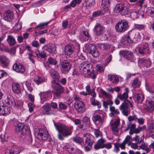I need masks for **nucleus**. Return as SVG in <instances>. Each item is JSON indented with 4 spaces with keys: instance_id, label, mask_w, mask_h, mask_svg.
Wrapping results in <instances>:
<instances>
[{
    "instance_id": "obj_1",
    "label": "nucleus",
    "mask_w": 154,
    "mask_h": 154,
    "mask_svg": "<svg viewBox=\"0 0 154 154\" xmlns=\"http://www.w3.org/2000/svg\"><path fill=\"white\" fill-rule=\"evenodd\" d=\"M54 122V126L58 132L57 137L59 140H63L65 137L71 135L73 128L72 126H67L59 122Z\"/></svg>"
},
{
    "instance_id": "obj_2",
    "label": "nucleus",
    "mask_w": 154,
    "mask_h": 154,
    "mask_svg": "<svg viewBox=\"0 0 154 154\" xmlns=\"http://www.w3.org/2000/svg\"><path fill=\"white\" fill-rule=\"evenodd\" d=\"M51 86L54 90L53 93L54 98H58L61 97L62 94L64 92V87L57 82L54 79L52 81Z\"/></svg>"
},
{
    "instance_id": "obj_3",
    "label": "nucleus",
    "mask_w": 154,
    "mask_h": 154,
    "mask_svg": "<svg viewBox=\"0 0 154 154\" xmlns=\"http://www.w3.org/2000/svg\"><path fill=\"white\" fill-rule=\"evenodd\" d=\"M14 125L15 126V131L16 132L20 133L23 135L29 134L30 129L27 126L24 125L23 123L17 121L14 122Z\"/></svg>"
},
{
    "instance_id": "obj_4",
    "label": "nucleus",
    "mask_w": 154,
    "mask_h": 154,
    "mask_svg": "<svg viewBox=\"0 0 154 154\" xmlns=\"http://www.w3.org/2000/svg\"><path fill=\"white\" fill-rule=\"evenodd\" d=\"M74 100H75L74 107L76 111L79 113H83L85 111V106L84 102L79 97H75Z\"/></svg>"
},
{
    "instance_id": "obj_5",
    "label": "nucleus",
    "mask_w": 154,
    "mask_h": 154,
    "mask_svg": "<svg viewBox=\"0 0 154 154\" xmlns=\"http://www.w3.org/2000/svg\"><path fill=\"white\" fill-rule=\"evenodd\" d=\"M133 106L130 101L128 100H126L120 106L119 108L123 115L127 116L130 112L129 107L133 108Z\"/></svg>"
},
{
    "instance_id": "obj_6",
    "label": "nucleus",
    "mask_w": 154,
    "mask_h": 154,
    "mask_svg": "<svg viewBox=\"0 0 154 154\" xmlns=\"http://www.w3.org/2000/svg\"><path fill=\"white\" fill-rule=\"evenodd\" d=\"M129 27L128 22L125 20L119 21L115 26V29L118 32L122 33L126 31Z\"/></svg>"
},
{
    "instance_id": "obj_7",
    "label": "nucleus",
    "mask_w": 154,
    "mask_h": 154,
    "mask_svg": "<svg viewBox=\"0 0 154 154\" xmlns=\"http://www.w3.org/2000/svg\"><path fill=\"white\" fill-rule=\"evenodd\" d=\"M115 10L116 13H120L123 15L128 14L129 11V8L125 5L121 3L117 4Z\"/></svg>"
},
{
    "instance_id": "obj_8",
    "label": "nucleus",
    "mask_w": 154,
    "mask_h": 154,
    "mask_svg": "<svg viewBox=\"0 0 154 154\" xmlns=\"http://www.w3.org/2000/svg\"><path fill=\"white\" fill-rule=\"evenodd\" d=\"M60 69L63 73H67L69 71L72 66L69 61L63 60L60 63Z\"/></svg>"
},
{
    "instance_id": "obj_9",
    "label": "nucleus",
    "mask_w": 154,
    "mask_h": 154,
    "mask_svg": "<svg viewBox=\"0 0 154 154\" xmlns=\"http://www.w3.org/2000/svg\"><path fill=\"white\" fill-rule=\"evenodd\" d=\"M48 131L43 128L39 129L38 130L37 137L40 140H46L49 137Z\"/></svg>"
},
{
    "instance_id": "obj_10",
    "label": "nucleus",
    "mask_w": 154,
    "mask_h": 154,
    "mask_svg": "<svg viewBox=\"0 0 154 154\" xmlns=\"http://www.w3.org/2000/svg\"><path fill=\"white\" fill-rule=\"evenodd\" d=\"M86 50L94 57H97L100 55L99 52L96 46L94 44H89Z\"/></svg>"
},
{
    "instance_id": "obj_11",
    "label": "nucleus",
    "mask_w": 154,
    "mask_h": 154,
    "mask_svg": "<svg viewBox=\"0 0 154 154\" xmlns=\"http://www.w3.org/2000/svg\"><path fill=\"white\" fill-rule=\"evenodd\" d=\"M90 64L86 61L80 63L79 66V68L80 72L83 75H86L88 71H90L89 69Z\"/></svg>"
},
{
    "instance_id": "obj_12",
    "label": "nucleus",
    "mask_w": 154,
    "mask_h": 154,
    "mask_svg": "<svg viewBox=\"0 0 154 154\" xmlns=\"http://www.w3.org/2000/svg\"><path fill=\"white\" fill-rule=\"evenodd\" d=\"M21 152V148L16 145H11L8 148L6 154H18Z\"/></svg>"
},
{
    "instance_id": "obj_13",
    "label": "nucleus",
    "mask_w": 154,
    "mask_h": 154,
    "mask_svg": "<svg viewBox=\"0 0 154 154\" xmlns=\"http://www.w3.org/2000/svg\"><path fill=\"white\" fill-rule=\"evenodd\" d=\"M119 53L121 56H123L125 58L131 62L134 61L135 59L133 53L130 51H120Z\"/></svg>"
},
{
    "instance_id": "obj_14",
    "label": "nucleus",
    "mask_w": 154,
    "mask_h": 154,
    "mask_svg": "<svg viewBox=\"0 0 154 154\" xmlns=\"http://www.w3.org/2000/svg\"><path fill=\"white\" fill-rule=\"evenodd\" d=\"M120 122V119L118 118L113 122L111 123V129L116 135H117L119 130V126Z\"/></svg>"
},
{
    "instance_id": "obj_15",
    "label": "nucleus",
    "mask_w": 154,
    "mask_h": 154,
    "mask_svg": "<svg viewBox=\"0 0 154 154\" xmlns=\"http://www.w3.org/2000/svg\"><path fill=\"white\" fill-rule=\"evenodd\" d=\"M75 51V47L73 45L67 44L65 47L64 52L65 55L69 56L72 54Z\"/></svg>"
},
{
    "instance_id": "obj_16",
    "label": "nucleus",
    "mask_w": 154,
    "mask_h": 154,
    "mask_svg": "<svg viewBox=\"0 0 154 154\" xmlns=\"http://www.w3.org/2000/svg\"><path fill=\"white\" fill-rule=\"evenodd\" d=\"M138 49L139 53L143 55L149 52V47L147 42L143 43L140 47H138Z\"/></svg>"
},
{
    "instance_id": "obj_17",
    "label": "nucleus",
    "mask_w": 154,
    "mask_h": 154,
    "mask_svg": "<svg viewBox=\"0 0 154 154\" xmlns=\"http://www.w3.org/2000/svg\"><path fill=\"white\" fill-rule=\"evenodd\" d=\"M92 119L93 121L96 124H102L103 121L104 115L102 113H100L93 116Z\"/></svg>"
},
{
    "instance_id": "obj_18",
    "label": "nucleus",
    "mask_w": 154,
    "mask_h": 154,
    "mask_svg": "<svg viewBox=\"0 0 154 154\" xmlns=\"http://www.w3.org/2000/svg\"><path fill=\"white\" fill-rule=\"evenodd\" d=\"M44 50L50 53H54L56 51V46L55 45L49 44L45 45L43 48Z\"/></svg>"
},
{
    "instance_id": "obj_19",
    "label": "nucleus",
    "mask_w": 154,
    "mask_h": 154,
    "mask_svg": "<svg viewBox=\"0 0 154 154\" xmlns=\"http://www.w3.org/2000/svg\"><path fill=\"white\" fill-rule=\"evenodd\" d=\"M5 20L8 21H11L14 17L13 12L9 10L6 11L4 14Z\"/></svg>"
},
{
    "instance_id": "obj_20",
    "label": "nucleus",
    "mask_w": 154,
    "mask_h": 154,
    "mask_svg": "<svg viewBox=\"0 0 154 154\" xmlns=\"http://www.w3.org/2000/svg\"><path fill=\"white\" fill-rule=\"evenodd\" d=\"M13 68L14 70L20 73H23L25 71L23 66L19 63L14 64L13 66Z\"/></svg>"
},
{
    "instance_id": "obj_21",
    "label": "nucleus",
    "mask_w": 154,
    "mask_h": 154,
    "mask_svg": "<svg viewBox=\"0 0 154 154\" xmlns=\"http://www.w3.org/2000/svg\"><path fill=\"white\" fill-rule=\"evenodd\" d=\"M10 60L5 55L0 56V63L3 67H6L8 66Z\"/></svg>"
},
{
    "instance_id": "obj_22",
    "label": "nucleus",
    "mask_w": 154,
    "mask_h": 154,
    "mask_svg": "<svg viewBox=\"0 0 154 154\" xmlns=\"http://www.w3.org/2000/svg\"><path fill=\"white\" fill-rule=\"evenodd\" d=\"M144 96L141 94H136L133 97V99L137 104L141 103L144 100Z\"/></svg>"
},
{
    "instance_id": "obj_23",
    "label": "nucleus",
    "mask_w": 154,
    "mask_h": 154,
    "mask_svg": "<svg viewBox=\"0 0 154 154\" xmlns=\"http://www.w3.org/2000/svg\"><path fill=\"white\" fill-rule=\"evenodd\" d=\"M39 95L40 97L41 102L43 103L48 99L51 95V93L49 92H41Z\"/></svg>"
},
{
    "instance_id": "obj_24",
    "label": "nucleus",
    "mask_w": 154,
    "mask_h": 154,
    "mask_svg": "<svg viewBox=\"0 0 154 154\" xmlns=\"http://www.w3.org/2000/svg\"><path fill=\"white\" fill-rule=\"evenodd\" d=\"M96 35L100 36L103 32V27L100 24H97L95 26L94 29Z\"/></svg>"
},
{
    "instance_id": "obj_25",
    "label": "nucleus",
    "mask_w": 154,
    "mask_h": 154,
    "mask_svg": "<svg viewBox=\"0 0 154 154\" xmlns=\"http://www.w3.org/2000/svg\"><path fill=\"white\" fill-rule=\"evenodd\" d=\"M63 148L69 153L71 154L76 153L77 149L75 146L72 147L68 144L64 146Z\"/></svg>"
},
{
    "instance_id": "obj_26",
    "label": "nucleus",
    "mask_w": 154,
    "mask_h": 154,
    "mask_svg": "<svg viewBox=\"0 0 154 154\" xmlns=\"http://www.w3.org/2000/svg\"><path fill=\"white\" fill-rule=\"evenodd\" d=\"M108 79L114 84H117L119 82V77L116 75L112 74L108 75Z\"/></svg>"
},
{
    "instance_id": "obj_27",
    "label": "nucleus",
    "mask_w": 154,
    "mask_h": 154,
    "mask_svg": "<svg viewBox=\"0 0 154 154\" xmlns=\"http://www.w3.org/2000/svg\"><path fill=\"white\" fill-rule=\"evenodd\" d=\"M12 88L14 93L19 94L21 93V88L20 84L18 83H14L12 84Z\"/></svg>"
},
{
    "instance_id": "obj_28",
    "label": "nucleus",
    "mask_w": 154,
    "mask_h": 154,
    "mask_svg": "<svg viewBox=\"0 0 154 154\" xmlns=\"http://www.w3.org/2000/svg\"><path fill=\"white\" fill-rule=\"evenodd\" d=\"M11 110L10 108L8 106L4 105L0 110V114L2 116H5L9 114Z\"/></svg>"
},
{
    "instance_id": "obj_29",
    "label": "nucleus",
    "mask_w": 154,
    "mask_h": 154,
    "mask_svg": "<svg viewBox=\"0 0 154 154\" xmlns=\"http://www.w3.org/2000/svg\"><path fill=\"white\" fill-rule=\"evenodd\" d=\"M145 106L149 109H154V101L148 97L146 100Z\"/></svg>"
},
{
    "instance_id": "obj_30",
    "label": "nucleus",
    "mask_w": 154,
    "mask_h": 154,
    "mask_svg": "<svg viewBox=\"0 0 154 154\" xmlns=\"http://www.w3.org/2000/svg\"><path fill=\"white\" fill-rule=\"evenodd\" d=\"M49 72L50 75L54 79L53 80H56L59 79L60 75L58 72L53 69H51L49 70Z\"/></svg>"
},
{
    "instance_id": "obj_31",
    "label": "nucleus",
    "mask_w": 154,
    "mask_h": 154,
    "mask_svg": "<svg viewBox=\"0 0 154 154\" xmlns=\"http://www.w3.org/2000/svg\"><path fill=\"white\" fill-rule=\"evenodd\" d=\"M109 110L111 112L109 114V116L112 117H113L115 115H118L120 112L117 109H116L114 106H110L109 107Z\"/></svg>"
},
{
    "instance_id": "obj_32",
    "label": "nucleus",
    "mask_w": 154,
    "mask_h": 154,
    "mask_svg": "<svg viewBox=\"0 0 154 154\" xmlns=\"http://www.w3.org/2000/svg\"><path fill=\"white\" fill-rule=\"evenodd\" d=\"M97 46L100 49L103 50H107L110 47L109 44L107 43H98Z\"/></svg>"
},
{
    "instance_id": "obj_33",
    "label": "nucleus",
    "mask_w": 154,
    "mask_h": 154,
    "mask_svg": "<svg viewBox=\"0 0 154 154\" xmlns=\"http://www.w3.org/2000/svg\"><path fill=\"white\" fill-rule=\"evenodd\" d=\"M133 34H134V33H129L128 34L125 35L122 39V41H123L124 44H127L131 43L132 42L131 38V37L132 35Z\"/></svg>"
},
{
    "instance_id": "obj_34",
    "label": "nucleus",
    "mask_w": 154,
    "mask_h": 154,
    "mask_svg": "<svg viewBox=\"0 0 154 154\" xmlns=\"http://www.w3.org/2000/svg\"><path fill=\"white\" fill-rule=\"evenodd\" d=\"M141 83L138 78H135L132 81L131 85L133 88L136 89L140 87Z\"/></svg>"
},
{
    "instance_id": "obj_35",
    "label": "nucleus",
    "mask_w": 154,
    "mask_h": 154,
    "mask_svg": "<svg viewBox=\"0 0 154 154\" xmlns=\"http://www.w3.org/2000/svg\"><path fill=\"white\" fill-rule=\"evenodd\" d=\"M7 41L10 45L11 46L14 45L16 43L15 38L13 36L11 35H8V38L7 39Z\"/></svg>"
},
{
    "instance_id": "obj_36",
    "label": "nucleus",
    "mask_w": 154,
    "mask_h": 154,
    "mask_svg": "<svg viewBox=\"0 0 154 154\" xmlns=\"http://www.w3.org/2000/svg\"><path fill=\"white\" fill-rule=\"evenodd\" d=\"M145 13L151 17H154V8L148 7L146 8Z\"/></svg>"
},
{
    "instance_id": "obj_37",
    "label": "nucleus",
    "mask_w": 154,
    "mask_h": 154,
    "mask_svg": "<svg viewBox=\"0 0 154 154\" xmlns=\"http://www.w3.org/2000/svg\"><path fill=\"white\" fill-rule=\"evenodd\" d=\"M90 101L91 104L94 106H97L99 108H100L101 107V104L100 102L97 100L96 101L95 99L93 98H90Z\"/></svg>"
},
{
    "instance_id": "obj_38",
    "label": "nucleus",
    "mask_w": 154,
    "mask_h": 154,
    "mask_svg": "<svg viewBox=\"0 0 154 154\" xmlns=\"http://www.w3.org/2000/svg\"><path fill=\"white\" fill-rule=\"evenodd\" d=\"M117 97L120 100L124 101L125 100H127L126 99L128 98V94L127 93H124L122 94H118Z\"/></svg>"
},
{
    "instance_id": "obj_39",
    "label": "nucleus",
    "mask_w": 154,
    "mask_h": 154,
    "mask_svg": "<svg viewBox=\"0 0 154 154\" xmlns=\"http://www.w3.org/2000/svg\"><path fill=\"white\" fill-rule=\"evenodd\" d=\"M34 81L36 84L39 85L45 82L46 80L43 77L38 76L37 79H35Z\"/></svg>"
},
{
    "instance_id": "obj_40",
    "label": "nucleus",
    "mask_w": 154,
    "mask_h": 154,
    "mask_svg": "<svg viewBox=\"0 0 154 154\" xmlns=\"http://www.w3.org/2000/svg\"><path fill=\"white\" fill-rule=\"evenodd\" d=\"M7 100V103L9 106L10 107H15L16 103L15 100L13 97L8 99Z\"/></svg>"
},
{
    "instance_id": "obj_41",
    "label": "nucleus",
    "mask_w": 154,
    "mask_h": 154,
    "mask_svg": "<svg viewBox=\"0 0 154 154\" xmlns=\"http://www.w3.org/2000/svg\"><path fill=\"white\" fill-rule=\"evenodd\" d=\"M84 2L85 4V6L91 7L94 5L95 1L94 0H84Z\"/></svg>"
},
{
    "instance_id": "obj_42",
    "label": "nucleus",
    "mask_w": 154,
    "mask_h": 154,
    "mask_svg": "<svg viewBox=\"0 0 154 154\" xmlns=\"http://www.w3.org/2000/svg\"><path fill=\"white\" fill-rule=\"evenodd\" d=\"M140 149L145 150L147 152H148L151 150L150 149L147 147V145L144 142H143L141 145L139 146V149Z\"/></svg>"
},
{
    "instance_id": "obj_43",
    "label": "nucleus",
    "mask_w": 154,
    "mask_h": 154,
    "mask_svg": "<svg viewBox=\"0 0 154 154\" xmlns=\"http://www.w3.org/2000/svg\"><path fill=\"white\" fill-rule=\"evenodd\" d=\"M25 84L29 92H31L33 90L32 87L33 86L34 84L29 82L26 81Z\"/></svg>"
},
{
    "instance_id": "obj_44",
    "label": "nucleus",
    "mask_w": 154,
    "mask_h": 154,
    "mask_svg": "<svg viewBox=\"0 0 154 154\" xmlns=\"http://www.w3.org/2000/svg\"><path fill=\"white\" fill-rule=\"evenodd\" d=\"M100 91L103 96L108 98H110L112 97L111 95L106 92L103 89L101 88Z\"/></svg>"
},
{
    "instance_id": "obj_45",
    "label": "nucleus",
    "mask_w": 154,
    "mask_h": 154,
    "mask_svg": "<svg viewBox=\"0 0 154 154\" xmlns=\"http://www.w3.org/2000/svg\"><path fill=\"white\" fill-rule=\"evenodd\" d=\"M42 107L43 109L46 112L49 111L51 109V106L50 104L48 103H45Z\"/></svg>"
},
{
    "instance_id": "obj_46",
    "label": "nucleus",
    "mask_w": 154,
    "mask_h": 154,
    "mask_svg": "<svg viewBox=\"0 0 154 154\" xmlns=\"http://www.w3.org/2000/svg\"><path fill=\"white\" fill-rule=\"evenodd\" d=\"M88 72L86 74V75H84L85 76L89 75L90 77L92 79H95L96 77L97 73L96 72H91L90 71H88Z\"/></svg>"
},
{
    "instance_id": "obj_47",
    "label": "nucleus",
    "mask_w": 154,
    "mask_h": 154,
    "mask_svg": "<svg viewBox=\"0 0 154 154\" xmlns=\"http://www.w3.org/2000/svg\"><path fill=\"white\" fill-rule=\"evenodd\" d=\"M50 21H49L45 23H41L39 24L36 26L35 27V28H38L40 29H44L45 26H47L48 24Z\"/></svg>"
},
{
    "instance_id": "obj_48",
    "label": "nucleus",
    "mask_w": 154,
    "mask_h": 154,
    "mask_svg": "<svg viewBox=\"0 0 154 154\" xmlns=\"http://www.w3.org/2000/svg\"><path fill=\"white\" fill-rule=\"evenodd\" d=\"M134 27L136 29L140 30L144 29H145L146 26L144 24H135Z\"/></svg>"
},
{
    "instance_id": "obj_49",
    "label": "nucleus",
    "mask_w": 154,
    "mask_h": 154,
    "mask_svg": "<svg viewBox=\"0 0 154 154\" xmlns=\"http://www.w3.org/2000/svg\"><path fill=\"white\" fill-rule=\"evenodd\" d=\"M73 140L75 143H79L80 144H81L83 141V140L82 139L78 137H73Z\"/></svg>"
},
{
    "instance_id": "obj_50",
    "label": "nucleus",
    "mask_w": 154,
    "mask_h": 154,
    "mask_svg": "<svg viewBox=\"0 0 154 154\" xmlns=\"http://www.w3.org/2000/svg\"><path fill=\"white\" fill-rule=\"evenodd\" d=\"M96 69L97 71L98 72H102L104 70L103 66L101 64H97L96 66Z\"/></svg>"
},
{
    "instance_id": "obj_51",
    "label": "nucleus",
    "mask_w": 154,
    "mask_h": 154,
    "mask_svg": "<svg viewBox=\"0 0 154 154\" xmlns=\"http://www.w3.org/2000/svg\"><path fill=\"white\" fill-rule=\"evenodd\" d=\"M82 122H83L84 125H88L90 123V119L87 116H85L82 118Z\"/></svg>"
},
{
    "instance_id": "obj_52",
    "label": "nucleus",
    "mask_w": 154,
    "mask_h": 154,
    "mask_svg": "<svg viewBox=\"0 0 154 154\" xmlns=\"http://www.w3.org/2000/svg\"><path fill=\"white\" fill-rule=\"evenodd\" d=\"M33 52L32 50L29 51L28 55H29V59L33 63H34L35 61L33 60V57L34 56L33 55Z\"/></svg>"
},
{
    "instance_id": "obj_53",
    "label": "nucleus",
    "mask_w": 154,
    "mask_h": 154,
    "mask_svg": "<svg viewBox=\"0 0 154 154\" xmlns=\"http://www.w3.org/2000/svg\"><path fill=\"white\" fill-rule=\"evenodd\" d=\"M131 137L130 136L127 135L126 136L123 142L126 144H128V145H130L131 143Z\"/></svg>"
},
{
    "instance_id": "obj_54",
    "label": "nucleus",
    "mask_w": 154,
    "mask_h": 154,
    "mask_svg": "<svg viewBox=\"0 0 154 154\" xmlns=\"http://www.w3.org/2000/svg\"><path fill=\"white\" fill-rule=\"evenodd\" d=\"M128 119L130 122L134 121L136 122L137 119V117L136 115L134 114L132 116H129L128 117Z\"/></svg>"
},
{
    "instance_id": "obj_55",
    "label": "nucleus",
    "mask_w": 154,
    "mask_h": 154,
    "mask_svg": "<svg viewBox=\"0 0 154 154\" xmlns=\"http://www.w3.org/2000/svg\"><path fill=\"white\" fill-rule=\"evenodd\" d=\"M82 32L83 35L85 37V41L88 40L89 39H91V37L88 32L87 31H83Z\"/></svg>"
},
{
    "instance_id": "obj_56",
    "label": "nucleus",
    "mask_w": 154,
    "mask_h": 154,
    "mask_svg": "<svg viewBox=\"0 0 154 154\" xmlns=\"http://www.w3.org/2000/svg\"><path fill=\"white\" fill-rule=\"evenodd\" d=\"M59 106L60 109L63 110L66 109L67 107V106L62 102L59 103Z\"/></svg>"
},
{
    "instance_id": "obj_57",
    "label": "nucleus",
    "mask_w": 154,
    "mask_h": 154,
    "mask_svg": "<svg viewBox=\"0 0 154 154\" xmlns=\"http://www.w3.org/2000/svg\"><path fill=\"white\" fill-rule=\"evenodd\" d=\"M0 49L2 51H4L6 52H9V49L8 47L4 45L3 44L2 45H0Z\"/></svg>"
},
{
    "instance_id": "obj_58",
    "label": "nucleus",
    "mask_w": 154,
    "mask_h": 154,
    "mask_svg": "<svg viewBox=\"0 0 154 154\" xmlns=\"http://www.w3.org/2000/svg\"><path fill=\"white\" fill-rule=\"evenodd\" d=\"M77 56L79 58L82 60H83L85 59V57L83 53L80 51H79L78 52Z\"/></svg>"
},
{
    "instance_id": "obj_59",
    "label": "nucleus",
    "mask_w": 154,
    "mask_h": 154,
    "mask_svg": "<svg viewBox=\"0 0 154 154\" xmlns=\"http://www.w3.org/2000/svg\"><path fill=\"white\" fill-rule=\"evenodd\" d=\"M48 61L49 63L52 65H55L57 63V61L51 57H49L48 59Z\"/></svg>"
},
{
    "instance_id": "obj_60",
    "label": "nucleus",
    "mask_w": 154,
    "mask_h": 154,
    "mask_svg": "<svg viewBox=\"0 0 154 154\" xmlns=\"http://www.w3.org/2000/svg\"><path fill=\"white\" fill-rule=\"evenodd\" d=\"M28 106L29 108V111L30 112H32L33 110V108L35 106L32 103H29L28 104Z\"/></svg>"
},
{
    "instance_id": "obj_61",
    "label": "nucleus",
    "mask_w": 154,
    "mask_h": 154,
    "mask_svg": "<svg viewBox=\"0 0 154 154\" xmlns=\"http://www.w3.org/2000/svg\"><path fill=\"white\" fill-rule=\"evenodd\" d=\"M102 14L101 11H97L94 12L92 14L93 17H96L101 15Z\"/></svg>"
},
{
    "instance_id": "obj_62",
    "label": "nucleus",
    "mask_w": 154,
    "mask_h": 154,
    "mask_svg": "<svg viewBox=\"0 0 154 154\" xmlns=\"http://www.w3.org/2000/svg\"><path fill=\"white\" fill-rule=\"evenodd\" d=\"M112 58V56L111 55H109L108 57L105 60V63L106 65L108 64L111 61Z\"/></svg>"
},
{
    "instance_id": "obj_63",
    "label": "nucleus",
    "mask_w": 154,
    "mask_h": 154,
    "mask_svg": "<svg viewBox=\"0 0 154 154\" xmlns=\"http://www.w3.org/2000/svg\"><path fill=\"white\" fill-rule=\"evenodd\" d=\"M130 16L131 17L134 19L138 17L139 16L137 15V13L135 12H132Z\"/></svg>"
},
{
    "instance_id": "obj_64",
    "label": "nucleus",
    "mask_w": 154,
    "mask_h": 154,
    "mask_svg": "<svg viewBox=\"0 0 154 154\" xmlns=\"http://www.w3.org/2000/svg\"><path fill=\"white\" fill-rule=\"evenodd\" d=\"M137 121L138 123L140 125H143L144 123V119L142 118H137Z\"/></svg>"
}]
</instances>
